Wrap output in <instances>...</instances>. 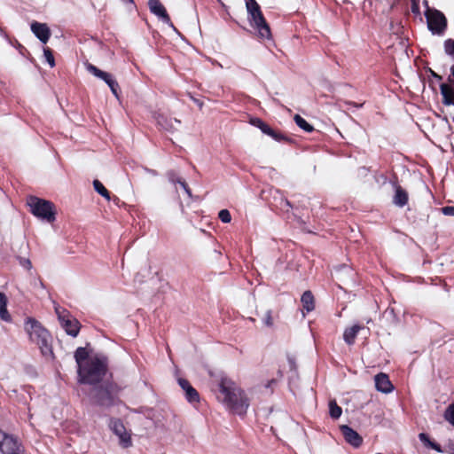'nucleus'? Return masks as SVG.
I'll return each mask as SVG.
<instances>
[{"label":"nucleus","mask_w":454,"mask_h":454,"mask_svg":"<svg viewBox=\"0 0 454 454\" xmlns=\"http://www.w3.org/2000/svg\"><path fill=\"white\" fill-rule=\"evenodd\" d=\"M212 390L216 399L232 413L243 416L247 413L250 402L245 391L231 379L221 376L213 382Z\"/></svg>","instance_id":"obj_1"},{"label":"nucleus","mask_w":454,"mask_h":454,"mask_svg":"<svg viewBox=\"0 0 454 454\" xmlns=\"http://www.w3.org/2000/svg\"><path fill=\"white\" fill-rule=\"evenodd\" d=\"M108 369L105 356H95L81 368H77L78 381L81 384L97 385L106 376Z\"/></svg>","instance_id":"obj_2"},{"label":"nucleus","mask_w":454,"mask_h":454,"mask_svg":"<svg viewBox=\"0 0 454 454\" xmlns=\"http://www.w3.org/2000/svg\"><path fill=\"white\" fill-rule=\"evenodd\" d=\"M121 387L115 382L106 381L105 383L93 388L91 392V400L93 404L110 408L121 403L119 395Z\"/></svg>","instance_id":"obj_3"},{"label":"nucleus","mask_w":454,"mask_h":454,"mask_svg":"<svg viewBox=\"0 0 454 454\" xmlns=\"http://www.w3.org/2000/svg\"><path fill=\"white\" fill-rule=\"evenodd\" d=\"M25 330L29 340L39 347L43 356L52 354L50 334L37 320L28 317L25 323Z\"/></svg>","instance_id":"obj_4"},{"label":"nucleus","mask_w":454,"mask_h":454,"mask_svg":"<svg viewBox=\"0 0 454 454\" xmlns=\"http://www.w3.org/2000/svg\"><path fill=\"white\" fill-rule=\"evenodd\" d=\"M27 206L30 207V212L36 217L53 223L56 220L55 205L43 199L35 196H30L27 199Z\"/></svg>","instance_id":"obj_5"},{"label":"nucleus","mask_w":454,"mask_h":454,"mask_svg":"<svg viewBox=\"0 0 454 454\" xmlns=\"http://www.w3.org/2000/svg\"><path fill=\"white\" fill-rule=\"evenodd\" d=\"M251 26L257 31L258 36L262 39L271 38L270 25L266 21L258 3L246 6Z\"/></svg>","instance_id":"obj_6"},{"label":"nucleus","mask_w":454,"mask_h":454,"mask_svg":"<svg viewBox=\"0 0 454 454\" xmlns=\"http://www.w3.org/2000/svg\"><path fill=\"white\" fill-rule=\"evenodd\" d=\"M427 27L434 35H442L444 34L448 21L445 15L439 10L427 7L425 11Z\"/></svg>","instance_id":"obj_7"},{"label":"nucleus","mask_w":454,"mask_h":454,"mask_svg":"<svg viewBox=\"0 0 454 454\" xmlns=\"http://www.w3.org/2000/svg\"><path fill=\"white\" fill-rule=\"evenodd\" d=\"M0 451L2 454H25L21 442L2 430H0Z\"/></svg>","instance_id":"obj_8"},{"label":"nucleus","mask_w":454,"mask_h":454,"mask_svg":"<svg viewBox=\"0 0 454 454\" xmlns=\"http://www.w3.org/2000/svg\"><path fill=\"white\" fill-rule=\"evenodd\" d=\"M56 312L59 316V319L61 322L62 327L65 329L66 333L68 335L73 337H76L80 332L81 324L80 322L73 317L67 310L63 309L59 311V309H56Z\"/></svg>","instance_id":"obj_9"},{"label":"nucleus","mask_w":454,"mask_h":454,"mask_svg":"<svg viewBox=\"0 0 454 454\" xmlns=\"http://www.w3.org/2000/svg\"><path fill=\"white\" fill-rule=\"evenodd\" d=\"M87 69L93 75H95L96 77L103 80L109 86V88H110L111 91L113 92V94L116 98H118L119 90H120V86H119L118 82L113 76V74H109L107 72L102 71L101 69L98 68L96 66H94L92 64H89L87 66Z\"/></svg>","instance_id":"obj_10"},{"label":"nucleus","mask_w":454,"mask_h":454,"mask_svg":"<svg viewBox=\"0 0 454 454\" xmlns=\"http://www.w3.org/2000/svg\"><path fill=\"white\" fill-rule=\"evenodd\" d=\"M110 427L113 432L119 436L123 447L127 448L131 445L130 434L127 433L123 423L120 419H112Z\"/></svg>","instance_id":"obj_11"},{"label":"nucleus","mask_w":454,"mask_h":454,"mask_svg":"<svg viewBox=\"0 0 454 454\" xmlns=\"http://www.w3.org/2000/svg\"><path fill=\"white\" fill-rule=\"evenodd\" d=\"M150 12L160 19L164 23L173 26L171 19L160 0H148Z\"/></svg>","instance_id":"obj_12"},{"label":"nucleus","mask_w":454,"mask_h":454,"mask_svg":"<svg viewBox=\"0 0 454 454\" xmlns=\"http://www.w3.org/2000/svg\"><path fill=\"white\" fill-rule=\"evenodd\" d=\"M340 432L344 436L345 441L355 448H358L363 443V437L353 428L347 425L340 427Z\"/></svg>","instance_id":"obj_13"},{"label":"nucleus","mask_w":454,"mask_h":454,"mask_svg":"<svg viewBox=\"0 0 454 454\" xmlns=\"http://www.w3.org/2000/svg\"><path fill=\"white\" fill-rule=\"evenodd\" d=\"M31 31L33 34L43 43H47L51 33V29L46 23H40L38 21H33L30 25Z\"/></svg>","instance_id":"obj_14"},{"label":"nucleus","mask_w":454,"mask_h":454,"mask_svg":"<svg viewBox=\"0 0 454 454\" xmlns=\"http://www.w3.org/2000/svg\"><path fill=\"white\" fill-rule=\"evenodd\" d=\"M178 384L185 394L186 400L191 403H200L199 392L191 385L190 381L186 379L179 378Z\"/></svg>","instance_id":"obj_15"},{"label":"nucleus","mask_w":454,"mask_h":454,"mask_svg":"<svg viewBox=\"0 0 454 454\" xmlns=\"http://www.w3.org/2000/svg\"><path fill=\"white\" fill-rule=\"evenodd\" d=\"M375 387L376 389L382 393H390L394 389V386L391 383L387 374L380 372L375 376Z\"/></svg>","instance_id":"obj_16"},{"label":"nucleus","mask_w":454,"mask_h":454,"mask_svg":"<svg viewBox=\"0 0 454 454\" xmlns=\"http://www.w3.org/2000/svg\"><path fill=\"white\" fill-rule=\"evenodd\" d=\"M394 187L395 195L393 197V203L399 207H403L407 205L409 201V194L407 191L397 183L394 184Z\"/></svg>","instance_id":"obj_17"},{"label":"nucleus","mask_w":454,"mask_h":454,"mask_svg":"<svg viewBox=\"0 0 454 454\" xmlns=\"http://www.w3.org/2000/svg\"><path fill=\"white\" fill-rule=\"evenodd\" d=\"M364 326L360 325H354L351 327H348L345 329L343 333L344 341L348 345H353L355 343L357 333Z\"/></svg>","instance_id":"obj_18"},{"label":"nucleus","mask_w":454,"mask_h":454,"mask_svg":"<svg viewBox=\"0 0 454 454\" xmlns=\"http://www.w3.org/2000/svg\"><path fill=\"white\" fill-rule=\"evenodd\" d=\"M302 309L307 313L311 312L315 309V298L311 291H305L301 298Z\"/></svg>","instance_id":"obj_19"},{"label":"nucleus","mask_w":454,"mask_h":454,"mask_svg":"<svg viewBox=\"0 0 454 454\" xmlns=\"http://www.w3.org/2000/svg\"><path fill=\"white\" fill-rule=\"evenodd\" d=\"M440 89L442 96V103L445 106H454V89L448 86L446 83H442Z\"/></svg>","instance_id":"obj_20"},{"label":"nucleus","mask_w":454,"mask_h":454,"mask_svg":"<svg viewBox=\"0 0 454 454\" xmlns=\"http://www.w3.org/2000/svg\"><path fill=\"white\" fill-rule=\"evenodd\" d=\"M74 359L77 364V368L82 367L90 361V353L86 348L79 347L74 352Z\"/></svg>","instance_id":"obj_21"},{"label":"nucleus","mask_w":454,"mask_h":454,"mask_svg":"<svg viewBox=\"0 0 454 454\" xmlns=\"http://www.w3.org/2000/svg\"><path fill=\"white\" fill-rule=\"evenodd\" d=\"M7 297L5 294L0 292V317L5 322H10L12 317L7 310Z\"/></svg>","instance_id":"obj_22"},{"label":"nucleus","mask_w":454,"mask_h":454,"mask_svg":"<svg viewBox=\"0 0 454 454\" xmlns=\"http://www.w3.org/2000/svg\"><path fill=\"white\" fill-rule=\"evenodd\" d=\"M419 438L427 448L433 449L437 452L442 451V446L439 443L431 441L429 436L426 433L419 434Z\"/></svg>","instance_id":"obj_23"},{"label":"nucleus","mask_w":454,"mask_h":454,"mask_svg":"<svg viewBox=\"0 0 454 454\" xmlns=\"http://www.w3.org/2000/svg\"><path fill=\"white\" fill-rule=\"evenodd\" d=\"M265 134L278 142L290 143L292 141L291 138L282 134L280 131L272 129L271 127L269 128Z\"/></svg>","instance_id":"obj_24"},{"label":"nucleus","mask_w":454,"mask_h":454,"mask_svg":"<svg viewBox=\"0 0 454 454\" xmlns=\"http://www.w3.org/2000/svg\"><path fill=\"white\" fill-rule=\"evenodd\" d=\"M265 134L278 142L290 143L292 141L291 138L282 134L280 131L272 129L271 127L269 128Z\"/></svg>","instance_id":"obj_25"},{"label":"nucleus","mask_w":454,"mask_h":454,"mask_svg":"<svg viewBox=\"0 0 454 454\" xmlns=\"http://www.w3.org/2000/svg\"><path fill=\"white\" fill-rule=\"evenodd\" d=\"M329 413L332 419H338L342 413V409L338 405L335 400H331L329 402Z\"/></svg>","instance_id":"obj_26"},{"label":"nucleus","mask_w":454,"mask_h":454,"mask_svg":"<svg viewBox=\"0 0 454 454\" xmlns=\"http://www.w3.org/2000/svg\"><path fill=\"white\" fill-rule=\"evenodd\" d=\"M294 121L299 128L306 132H311L314 130L313 126L307 122V121L299 114H295Z\"/></svg>","instance_id":"obj_27"},{"label":"nucleus","mask_w":454,"mask_h":454,"mask_svg":"<svg viewBox=\"0 0 454 454\" xmlns=\"http://www.w3.org/2000/svg\"><path fill=\"white\" fill-rule=\"evenodd\" d=\"M93 187L97 192L106 200H110V192L104 186V184L98 179L93 181Z\"/></svg>","instance_id":"obj_28"},{"label":"nucleus","mask_w":454,"mask_h":454,"mask_svg":"<svg viewBox=\"0 0 454 454\" xmlns=\"http://www.w3.org/2000/svg\"><path fill=\"white\" fill-rule=\"evenodd\" d=\"M250 123H251L253 126H254V127H256V128L260 129H261V131H262L263 134H265V133H266V131H267V130L269 129V128L270 127V126H269L265 121H263L262 119H260V118H256V117H255V118H252V119H251V121H250Z\"/></svg>","instance_id":"obj_29"},{"label":"nucleus","mask_w":454,"mask_h":454,"mask_svg":"<svg viewBox=\"0 0 454 454\" xmlns=\"http://www.w3.org/2000/svg\"><path fill=\"white\" fill-rule=\"evenodd\" d=\"M443 418L454 427V403L448 405L444 411Z\"/></svg>","instance_id":"obj_30"},{"label":"nucleus","mask_w":454,"mask_h":454,"mask_svg":"<svg viewBox=\"0 0 454 454\" xmlns=\"http://www.w3.org/2000/svg\"><path fill=\"white\" fill-rule=\"evenodd\" d=\"M43 54H44V57H45L47 62L51 66V67H55V59H54L52 51L48 47L43 48Z\"/></svg>","instance_id":"obj_31"},{"label":"nucleus","mask_w":454,"mask_h":454,"mask_svg":"<svg viewBox=\"0 0 454 454\" xmlns=\"http://www.w3.org/2000/svg\"><path fill=\"white\" fill-rule=\"evenodd\" d=\"M218 217L224 223H228L231 221V213L227 209H222L218 214Z\"/></svg>","instance_id":"obj_32"},{"label":"nucleus","mask_w":454,"mask_h":454,"mask_svg":"<svg viewBox=\"0 0 454 454\" xmlns=\"http://www.w3.org/2000/svg\"><path fill=\"white\" fill-rule=\"evenodd\" d=\"M444 50L448 55H453L454 53V40L447 39L444 42Z\"/></svg>","instance_id":"obj_33"},{"label":"nucleus","mask_w":454,"mask_h":454,"mask_svg":"<svg viewBox=\"0 0 454 454\" xmlns=\"http://www.w3.org/2000/svg\"><path fill=\"white\" fill-rule=\"evenodd\" d=\"M411 11L415 15L420 14L419 0H411Z\"/></svg>","instance_id":"obj_34"},{"label":"nucleus","mask_w":454,"mask_h":454,"mask_svg":"<svg viewBox=\"0 0 454 454\" xmlns=\"http://www.w3.org/2000/svg\"><path fill=\"white\" fill-rule=\"evenodd\" d=\"M263 322H264L265 325H267V326L270 327L273 325V317H272L271 310H268L265 313V316L263 317Z\"/></svg>","instance_id":"obj_35"},{"label":"nucleus","mask_w":454,"mask_h":454,"mask_svg":"<svg viewBox=\"0 0 454 454\" xmlns=\"http://www.w3.org/2000/svg\"><path fill=\"white\" fill-rule=\"evenodd\" d=\"M440 211L448 216H454V207L453 206H445L440 208Z\"/></svg>","instance_id":"obj_36"},{"label":"nucleus","mask_w":454,"mask_h":454,"mask_svg":"<svg viewBox=\"0 0 454 454\" xmlns=\"http://www.w3.org/2000/svg\"><path fill=\"white\" fill-rule=\"evenodd\" d=\"M178 184L181 185V187L184 190V192L187 193L189 197H192V191L187 184V183L184 179H178Z\"/></svg>","instance_id":"obj_37"},{"label":"nucleus","mask_w":454,"mask_h":454,"mask_svg":"<svg viewBox=\"0 0 454 454\" xmlns=\"http://www.w3.org/2000/svg\"><path fill=\"white\" fill-rule=\"evenodd\" d=\"M281 207L283 210L289 211L293 208L291 202L286 198L281 199Z\"/></svg>","instance_id":"obj_38"},{"label":"nucleus","mask_w":454,"mask_h":454,"mask_svg":"<svg viewBox=\"0 0 454 454\" xmlns=\"http://www.w3.org/2000/svg\"><path fill=\"white\" fill-rule=\"evenodd\" d=\"M278 384V380L276 379H272L270 380H268V382L265 384V387L267 389H270V393H273V387Z\"/></svg>","instance_id":"obj_39"},{"label":"nucleus","mask_w":454,"mask_h":454,"mask_svg":"<svg viewBox=\"0 0 454 454\" xmlns=\"http://www.w3.org/2000/svg\"><path fill=\"white\" fill-rule=\"evenodd\" d=\"M344 104L347 105V106H352L356 107V108H361L364 105V102L356 103V102L346 100V101H344Z\"/></svg>","instance_id":"obj_40"},{"label":"nucleus","mask_w":454,"mask_h":454,"mask_svg":"<svg viewBox=\"0 0 454 454\" xmlns=\"http://www.w3.org/2000/svg\"><path fill=\"white\" fill-rule=\"evenodd\" d=\"M168 178H169V181L173 184H178V179H181L174 172L168 173Z\"/></svg>","instance_id":"obj_41"},{"label":"nucleus","mask_w":454,"mask_h":454,"mask_svg":"<svg viewBox=\"0 0 454 454\" xmlns=\"http://www.w3.org/2000/svg\"><path fill=\"white\" fill-rule=\"evenodd\" d=\"M191 99L199 106L200 110L203 108L204 103L202 100L196 98L192 96H191Z\"/></svg>","instance_id":"obj_42"},{"label":"nucleus","mask_w":454,"mask_h":454,"mask_svg":"<svg viewBox=\"0 0 454 454\" xmlns=\"http://www.w3.org/2000/svg\"><path fill=\"white\" fill-rule=\"evenodd\" d=\"M429 73L432 77L437 79L438 81L442 80V77L440 74H438L437 73H435L434 71H433L432 69H429Z\"/></svg>","instance_id":"obj_43"},{"label":"nucleus","mask_w":454,"mask_h":454,"mask_svg":"<svg viewBox=\"0 0 454 454\" xmlns=\"http://www.w3.org/2000/svg\"><path fill=\"white\" fill-rule=\"evenodd\" d=\"M448 82H449L450 84H447V85L453 89V87H454V79L451 78V76H449Z\"/></svg>","instance_id":"obj_44"},{"label":"nucleus","mask_w":454,"mask_h":454,"mask_svg":"<svg viewBox=\"0 0 454 454\" xmlns=\"http://www.w3.org/2000/svg\"><path fill=\"white\" fill-rule=\"evenodd\" d=\"M19 50L21 54H24L23 51H27V49L21 44H19Z\"/></svg>","instance_id":"obj_45"},{"label":"nucleus","mask_w":454,"mask_h":454,"mask_svg":"<svg viewBox=\"0 0 454 454\" xmlns=\"http://www.w3.org/2000/svg\"><path fill=\"white\" fill-rule=\"evenodd\" d=\"M254 3H256L255 0H246V6L253 4Z\"/></svg>","instance_id":"obj_46"},{"label":"nucleus","mask_w":454,"mask_h":454,"mask_svg":"<svg viewBox=\"0 0 454 454\" xmlns=\"http://www.w3.org/2000/svg\"><path fill=\"white\" fill-rule=\"evenodd\" d=\"M399 0H394L393 3L390 4V9L393 10L395 4H397Z\"/></svg>","instance_id":"obj_47"},{"label":"nucleus","mask_w":454,"mask_h":454,"mask_svg":"<svg viewBox=\"0 0 454 454\" xmlns=\"http://www.w3.org/2000/svg\"><path fill=\"white\" fill-rule=\"evenodd\" d=\"M125 4H134V0H121Z\"/></svg>","instance_id":"obj_48"},{"label":"nucleus","mask_w":454,"mask_h":454,"mask_svg":"<svg viewBox=\"0 0 454 454\" xmlns=\"http://www.w3.org/2000/svg\"><path fill=\"white\" fill-rule=\"evenodd\" d=\"M451 76L454 78V65L450 68Z\"/></svg>","instance_id":"obj_49"},{"label":"nucleus","mask_w":454,"mask_h":454,"mask_svg":"<svg viewBox=\"0 0 454 454\" xmlns=\"http://www.w3.org/2000/svg\"><path fill=\"white\" fill-rule=\"evenodd\" d=\"M278 375H279V377H282V376H283V374H282L281 371H278Z\"/></svg>","instance_id":"obj_50"},{"label":"nucleus","mask_w":454,"mask_h":454,"mask_svg":"<svg viewBox=\"0 0 454 454\" xmlns=\"http://www.w3.org/2000/svg\"><path fill=\"white\" fill-rule=\"evenodd\" d=\"M290 363H291V365L293 366L294 365L293 360L290 359Z\"/></svg>","instance_id":"obj_51"},{"label":"nucleus","mask_w":454,"mask_h":454,"mask_svg":"<svg viewBox=\"0 0 454 454\" xmlns=\"http://www.w3.org/2000/svg\"><path fill=\"white\" fill-rule=\"evenodd\" d=\"M452 56L454 57V53H453V55H452Z\"/></svg>","instance_id":"obj_52"},{"label":"nucleus","mask_w":454,"mask_h":454,"mask_svg":"<svg viewBox=\"0 0 454 454\" xmlns=\"http://www.w3.org/2000/svg\"><path fill=\"white\" fill-rule=\"evenodd\" d=\"M451 454H454V453H451Z\"/></svg>","instance_id":"obj_53"}]
</instances>
